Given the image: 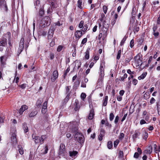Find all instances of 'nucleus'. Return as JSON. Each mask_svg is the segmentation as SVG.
<instances>
[{
  "mask_svg": "<svg viewBox=\"0 0 160 160\" xmlns=\"http://www.w3.org/2000/svg\"><path fill=\"white\" fill-rule=\"evenodd\" d=\"M32 137L35 144L40 143V144H42L44 142L46 136L45 135H42L41 136H36L35 134H32Z\"/></svg>",
  "mask_w": 160,
  "mask_h": 160,
  "instance_id": "1",
  "label": "nucleus"
},
{
  "mask_svg": "<svg viewBox=\"0 0 160 160\" xmlns=\"http://www.w3.org/2000/svg\"><path fill=\"white\" fill-rule=\"evenodd\" d=\"M50 23L51 19L49 17H45L41 20V23L44 25V27L49 25Z\"/></svg>",
  "mask_w": 160,
  "mask_h": 160,
  "instance_id": "2",
  "label": "nucleus"
},
{
  "mask_svg": "<svg viewBox=\"0 0 160 160\" xmlns=\"http://www.w3.org/2000/svg\"><path fill=\"white\" fill-rule=\"evenodd\" d=\"M65 146L63 144L61 143L59 147L58 154L61 156H64L65 154L66 151Z\"/></svg>",
  "mask_w": 160,
  "mask_h": 160,
  "instance_id": "3",
  "label": "nucleus"
},
{
  "mask_svg": "<svg viewBox=\"0 0 160 160\" xmlns=\"http://www.w3.org/2000/svg\"><path fill=\"white\" fill-rule=\"evenodd\" d=\"M55 28L54 26H52L50 28L48 33V37L50 38H52L53 37Z\"/></svg>",
  "mask_w": 160,
  "mask_h": 160,
  "instance_id": "4",
  "label": "nucleus"
},
{
  "mask_svg": "<svg viewBox=\"0 0 160 160\" xmlns=\"http://www.w3.org/2000/svg\"><path fill=\"white\" fill-rule=\"evenodd\" d=\"M58 73L57 70H55L53 72L52 77L51 78V80L52 82H54L58 77Z\"/></svg>",
  "mask_w": 160,
  "mask_h": 160,
  "instance_id": "5",
  "label": "nucleus"
},
{
  "mask_svg": "<svg viewBox=\"0 0 160 160\" xmlns=\"http://www.w3.org/2000/svg\"><path fill=\"white\" fill-rule=\"evenodd\" d=\"M28 108V107L27 105H22L18 111L19 114L20 115L22 114L24 111L25 110H27Z\"/></svg>",
  "mask_w": 160,
  "mask_h": 160,
  "instance_id": "6",
  "label": "nucleus"
},
{
  "mask_svg": "<svg viewBox=\"0 0 160 160\" xmlns=\"http://www.w3.org/2000/svg\"><path fill=\"white\" fill-rule=\"evenodd\" d=\"M7 45V39L3 38L0 41V45L2 47H5Z\"/></svg>",
  "mask_w": 160,
  "mask_h": 160,
  "instance_id": "7",
  "label": "nucleus"
},
{
  "mask_svg": "<svg viewBox=\"0 0 160 160\" xmlns=\"http://www.w3.org/2000/svg\"><path fill=\"white\" fill-rule=\"evenodd\" d=\"M82 35V30H77L75 33V37L76 38H80Z\"/></svg>",
  "mask_w": 160,
  "mask_h": 160,
  "instance_id": "8",
  "label": "nucleus"
},
{
  "mask_svg": "<svg viewBox=\"0 0 160 160\" xmlns=\"http://www.w3.org/2000/svg\"><path fill=\"white\" fill-rule=\"evenodd\" d=\"M11 140L12 143L13 144L16 143L17 142L16 135L14 132L12 133L11 137Z\"/></svg>",
  "mask_w": 160,
  "mask_h": 160,
  "instance_id": "9",
  "label": "nucleus"
},
{
  "mask_svg": "<svg viewBox=\"0 0 160 160\" xmlns=\"http://www.w3.org/2000/svg\"><path fill=\"white\" fill-rule=\"evenodd\" d=\"M24 48V42H23L22 44L21 43L19 45L18 50V55L19 56L21 52L22 51Z\"/></svg>",
  "mask_w": 160,
  "mask_h": 160,
  "instance_id": "10",
  "label": "nucleus"
},
{
  "mask_svg": "<svg viewBox=\"0 0 160 160\" xmlns=\"http://www.w3.org/2000/svg\"><path fill=\"white\" fill-rule=\"evenodd\" d=\"M94 115V109H92L90 110V113L88 117V118L89 120H92L93 118V116Z\"/></svg>",
  "mask_w": 160,
  "mask_h": 160,
  "instance_id": "11",
  "label": "nucleus"
},
{
  "mask_svg": "<svg viewBox=\"0 0 160 160\" xmlns=\"http://www.w3.org/2000/svg\"><path fill=\"white\" fill-rule=\"evenodd\" d=\"M140 134V133L139 131L138 130H135L134 132V133L132 135L133 139L134 140H135Z\"/></svg>",
  "mask_w": 160,
  "mask_h": 160,
  "instance_id": "12",
  "label": "nucleus"
},
{
  "mask_svg": "<svg viewBox=\"0 0 160 160\" xmlns=\"http://www.w3.org/2000/svg\"><path fill=\"white\" fill-rule=\"evenodd\" d=\"M152 150V147L151 145L149 146L148 147V149L146 150L143 152L145 153L150 154L151 153Z\"/></svg>",
  "mask_w": 160,
  "mask_h": 160,
  "instance_id": "13",
  "label": "nucleus"
},
{
  "mask_svg": "<svg viewBox=\"0 0 160 160\" xmlns=\"http://www.w3.org/2000/svg\"><path fill=\"white\" fill-rule=\"evenodd\" d=\"M71 86H68L66 87V94L68 95H70L71 91L70 90Z\"/></svg>",
  "mask_w": 160,
  "mask_h": 160,
  "instance_id": "14",
  "label": "nucleus"
},
{
  "mask_svg": "<svg viewBox=\"0 0 160 160\" xmlns=\"http://www.w3.org/2000/svg\"><path fill=\"white\" fill-rule=\"evenodd\" d=\"M49 2L50 5L52 6V8H56V3L53 2V0H49Z\"/></svg>",
  "mask_w": 160,
  "mask_h": 160,
  "instance_id": "15",
  "label": "nucleus"
},
{
  "mask_svg": "<svg viewBox=\"0 0 160 160\" xmlns=\"http://www.w3.org/2000/svg\"><path fill=\"white\" fill-rule=\"evenodd\" d=\"M35 8L38 9L40 7V1L39 0H37L34 3Z\"/></svg>",
  "mask_w": 160,
  "mask_h": 160,
  "instance_id": "16",
  "label": "nucleus"
},
{
  "mask_svg": "<svg viewBox=\"0 0 160 160\" xmlns=\"http://www.w3.org/2000/svg\"><path fill=\"white\" fill-rule=\"evenodd\" d=\"M79 138L77 140L80 143H83L84 142L83 137L82 134L79 135Z\"/></svg>",
  "mask_w": 160,
  "mask_h": 160,
  "instance_id": "17",
  "label": "nucleus"
},
{
  "mask_svg": "<svg viewBox=\"0 0 160 160\" xmlns=\"http://www.w3.org/2000/svg\"><path fill=\"white\" fill-rule=\"evenodd\" d=\"M69 155L72 157L75 156L78 153V152L77 151H70L69 152Z\"/></svg>",
  "mask_w": 160,
  "mask_h": 160,
  "instance_id": "18",
  "label": "nucleus"
},
{
  "mask_svg": "<svg viewBox=\"0 0 160 160\" xmlns=\"http://www.w3.org/2000/svg\"><path fill=\"white\" fill-rule=\"evenodd\" d=\"M4 0H0V8L2 7H5L6 9H7V7L6 6V4L4 3Z\"/></svg>",
  "mask_w": 160,
  "mask_h": 160,
  "instance_id": "19",
  "label": "nucleus"
},
{
  "mask_svg": "<svg viewBox=\"0 0 160 160\" xmlns=\"http://www.w3.org/2000/svg\"><path fill=\"white\" fill-rule=\"evenodd\" d=\"M44 14V10L42 8H40V9L39 13H38V15L40 17H42L43 16Z\"/></svg>",
  "mask_w": 160,
  "mask_h": 160,
  "instance_id": "20",
  "label": "nucleus"
},
{
  "mask_svg": "<svg viewBox=\"0 0 160 160\" xmlns=\"http://www.w3.org/2000/svg\"><path fill=\"white\" fill-rule=\"evenodd\" d=\"M108 100V96H105L103 102V106H106L107 104V102Z\"/></svg>",
  "mask_w": 160,
  "mask_h": 160,
  "instance_id": "21",
  "label": "nucleus"
},
{
  "mask_svg": "<svg viewBox=\"0 0 160 160\" xmlns=\"http://www.w3.org/2000/svg\"><path fill=\"white\" fill-rule=\"evenodd\" d=\"M147 74V72H143L141 76L138 77V79L139 80L143 79L146 76Z\"/></svg>",
  "mask_w": 160,
  "mask_h": 160,
  "instance_id": "22",
  "label": "nucleus"
},
{
  "mask_svg": "<svg viewBox=\"0 0 160 160\" xmlns=\"http://www.w3.org/2000/svg\"><path fill=\"white\" fill-rule=\"evenodd\" d=\"M23 129L24 130V132L25 133L28 131V128L27 126V124L26 123H24L23 124Z\"/></svg>",
  "mask_w": 160,
  "mask_h": 160,
  "instance_id": "23",
  "label": "nucleus"
},
{
  "mask_svg": "<svg viewBox=\"0 0 160 160\" xmlns=\"http://www.w3.org/2000/svg\"><path fill=\"white\" fill-rule=\"evenodd\" d=\"M37 111L36 110L33 112H32L30 113L29 115V117L30 118L34 117L37 115Z\"/></svg>",
  "mask_w": 160,
  "mask_h": 160,
  "instance_id": "24",
  "label": "nucleus"
},
{
  "mask_svg": "<svg viewBox=\"0 0 160 160\" xmlns=\"http://www.w3.org/2000/svg\"><path fill=\"white\" fill-rule=\"evenodd\" d=\"M82 0H78V1L77 6L80 9L82 8Z\"/></svg>",
  "mask_w": 160,
  "mask_h": 160,
  "instance_id": "25",
  "label": "nucleus"
},
{
  "mask_svg": "<svg viewBox=\"0 0 160 160\" xmlns=\"http://www.w3.org/2000/svg\"><path fill=\"white\" fill-rule=\"evenodd\" d=\"M107 147L109 149H111L112 147V142L111 141H108L107 143Z\"/></svg>",
  "mask_w": 160,
  "mask_h": 160,
  "instance_id": "26",
  "label": "nucleus"
},
{
  "mask_svg": "<svg viewBox=\"0 0 160 160\" xmlns=\"http://www.w3.org/2000/svg\"><path fill=\"white\" fill-rule=\"evenodd\" d=\"M81 133H79L78 132H77L74 135V139L77 141V140L79 138V136H80L79 135H82Z\"/></svg>",
  "mask_w": 160,
  "mask_h": 160,
  "instance_id": "27",
  "label": "nucleus"
},
{
  "mask_svg": "<svg viewBox=\"0 0 160 160\" xmlns=\"http://www.w3.org/2000/svg\"><path fill=\"white\" fill-rule=\"evenodd\" d=\"M18 152L19 153L21 154L22 155L24 153L23 149L22 147L21 146H18Z\"/></svg>",
  "mask_w": 160,
  "mask_h": 160,
  "instance_id": "28",
  "label": "nucleus"
},
{
  "mask_svg": "<svg viewBox=\"0 0 160 160\" xmlns=\"http://www.w3.org/2000/svg\"><path fill=\"white\" fill-rule=\"evenodd\" d=\"M70 70V67H69L66 69V70L64 72V74L63 75V77L64 78H65V77L66 76L67 73L69 72Z\"/></svg>",
  "mask_w": 160,
  "mask_h": 160,
  "instance_id": "29",
  "label": "nucleus"
},
{
  "mask_svg": "<svg viewBox=\"0 0 160 160\" xmlns=\"http://www.w3.org/2000/svg\"><path fill=\"white\" fill-rule=\"evenodd\" d=\"M89 52L87 49L85 52V58L87 59H88L89 58Z\"/></svg>",
  "mask_w": 160,
  "mask_h": 160,
  "instance_id": "30",
  "label": "nucleus"
},
{
  "mask_svg": "<svg viewBox=\"0 0 160 160\" xmlns=\"http://www.w3.org/2000/svg\"><path fill=\"white\" fill-rule=\"evenodd\" d=\"M127 38V36H124L122 40L120 42V45L121 46H122L124 44V43L125 42V41H126Z\"/></svg>",
  "mask_w": 160,
  "mask_h": 160,
  "instance_id": "31",
  "label": "nucleus"
},
{
  "mask_svg": "<svg viewBox=\"0 0 160 160\" xmlns=\"http://www.w3.org/2000/svg\"><path fill=\"white\" fill-rule=\"evenodd\" d=\"M144 133L143 134V138L145 140H146L148 138V132H146L145 130H144Z\"/></svg>",
  "mask_w": 160,
  "mask_h": 160,
  "instance_id": "32",
  "label": "nucleus"
},
{
  "mask_svg": "<svg viewBox=\"0 0 160 160\" xmlns=\"http://www.w3.org/2000/svg\"><path fill=\"white\" fill-rule=\"evenodd\" d=\"M88 25L87 24H85L83 26V28L81 30L82 31L84 32L87 31L88 28Z\"/></svg>",
  "mask_w": 160,
  "mask_h": 160,
  "instance_id": "33",
  "label": "nucleus"
},
{
  "mask_svg": "<svg viewBox=\"0 0 160 160\" xmlns=\"http://www.w3.org/2000/svg\"><path fill=\"white\" fill-rule=\"evenodd\" d=\"M84 23V21L81 20L78 25V27L80 28H83Z\"/></svg>",
  "mask_w": 160,
  "mask_h": 160,
  "instance_id": "34",
  "label": "nucleus"
},
{
  "mask_svg": "<svg viewBox=\"0 0 160 160\" xmlns=\"http://www.w3.org/2000/svg\"><path fill=\"white\" fill-rule=\"evenodd\" d=\"M134 59L136 60H137V62H138L139 61H142V60L141 59L140 55H137L136 57H134Z\"/></svg>",
  "mask_w": 160,
  "mask_h": 160,
  "instance_id": "35",
  "label": "nucleus"
},
{
  "mask_svg": "<svg viewBox=\"0 0 160 160\" xmlns=\"http://www.w3.org/2000/svg\"><path fill=\"white\" fill-rule=\"evenodd\" d=\"M127 74L126 73H125L122 77H121L120 79H119V80L121 81H124V79L127 78Z\"/></svg>",
  "mask_w": 160,
  "mask_h": 160,
  "instance_id": "36",
  "label": "nucleus"
},
{
  "mask_svg": "<svg viewBox=\"0 0 160 160\" xmlns=\"http://www.w3.org/2000/svg\"><path fill=\"white\" fill-rule=\"evenodd\" d=\"M70 95H67V96L65 99H64V101L65 103H66L68 101L69 98H70Z\"/></svg>",
  "mask_w": 160,
  "mask_h": 160,
  "instance_id": "37",
  "label": "nucleus"
},
{
  "mask_svg": "<svg viewBox=\"0 0 160 160\" xmlns=\"http://www.w3.org/2000/svg\"><path fill=\"white\" fill-rule=\"evenodd\" d=\"M114 117V116L113 114L112 113H111L109 115L110 120V121H112Z\"/></svg>",
  "mask_w": 160,
  "mask_h": 160,
  "instance_id": "38",
  "label": "nucleus"
},
{
  "mask_svg": "<svg viewBox=\"0 0 160 160\" xmlns=\"http://www.w3.org/2000/svg\"><path fill=\"white\" fill-rule=\"evenodd\" d=\"M80 81L78 80H77V81L74 83V86L75 87H78L80 84Z\"/></svg>",
  "mask_w": 160,
  "mask_h": 160,
  "instance_id": "39",
  "label": "nucleus"
},
{
  "mask_svg": "<svg viewBox=\"0 0 160 160\" xmlns=\"http://www.w3.org/2000/svg\"><path fill=\"white\" fill-rule=\"evenodd\" d=\"M121 50H120L118 51V55L116 57V58L117 59H120L121 56Z\"/></svg>",
  "mask_w": 160,
  "mask_h": 160,
  "instance_id": "40",
  "label": "nucleus"
},
{
  "mask_svg": "<svg viewBox=\"0 0 160 160\" xmlns=\"http://www.w3.org/2000/svg\"><path fill=\"white\" fill-rule=\"evenodd\" d=\"M86 97V95L85 93H82L81 95V98L83 100Z\"/></svg>",
  "mask_w": 160,
  "mask_h": 160,
  "instance_id": "41",
  "label": "nucleus"
},
{
  "mask_svg": "<svg viewBox=\"0 0 160 160\" xmlns=\"http://www.w3.org/2000/svg\"><path fill=\"white\" fill-rule=\"evenodd\" d=\"M130 47L131 48H132L134 45V40L133 39H132L130 42Z\"/></svg>",
  "mask_w": 160,
  "mask_h": 160,
  "instance_id": "42",
  "label": "nucleus"
},
{
  "mask_svg": "<svg viewBox=\"0 0 160 160\" xmlns=\"http://www.w3.org/2000/svg\"><path fill=\"white\" fill-rule=\"evenodd\" d=\"M119 142V141L118 140H116L114 142V147L116 148Z\"/></svg>",
  "mask_w": 160,
  "mask_h": 160,
  "instance_id": "43",
  "label": "nucleus"
},
{
  "mask_svg": "<svg viewBox=\"0 0 160 160\" xmlns=\"http://www.w3.org/2000/svg\"><path fill=\"white\" fill-rule=\"evenodd\" d=\"M103 10L105 14H106L108 10V7L106 6H104L103 7Z\"/></svg>",
  "mask_w": 160,
  "mask_h": 160,
  "instance_id": "44",
  "label": "nucleus"
},
{
  "mask_svg": "<svg viewBox=\"0 0 160 160\" xmlns=\"http://www.w3.org/2000/svg\"><path fill=\"white\" fill-rule=\"evenodd\" d=\"M143 39L142 38H141L139 39L138 41V44L141 45L143 43Z\"/></svg>",
  "mask_w": 160,
  "mask_h": 160,
  "instance_id": "45",
  "label": "nucleus"
},
{
  "mask_svg": "<svg viewBox=\"0 0 160 160\" xmlns=\"http://www.w3.org/2000/svg\"><path fill=\"white\" fill-rule=\"evenodd\" d=\"M48 103V101H45L43 103V105L42 108L46 109L47 108V105Z\"/></svg>",
  "mask_w": 160,
  "mask_h": 160,
  "instance_id": "46",
  "label": "nucleus"
},
{
  "mask_svg": "<svg viewBox=\"0 0 160 160\" xmlns=\"http://www.w3.org/2000/svg\"><path fill=\"white\" fill-rule=\"evenodd\" d=\"M87 38H84V39H83L82 41L81 44L83 45V44L86 43V42H87ZM81 47H82L81 45Z\"/></svg>",
  "mask_w": 160,
  "mask_h": 160,
  "instance_id": "47",
  "label": "nucleus"
},
{
  "mask_svg": "<svg viewBox=\"0 0 160 160\" xmlns=\"http://www.w3.org/2000/svg\"><path fill=\"white\" fill-rule=\"evenodd\" d=\"M5 117L4 116H0V123H3Z\"/></svg>",
  "mask_w": 160,
  "mask_h": 160,
  "instance_id": "48",
  "label": "nucleus"
},
{
  "mask_svg": "<svg viewBox=\"0 0 160 160\" xmlns=\"http://www.w3.org/2000/svg\"><path fill=\"white\" fill-rule=\"evenodd\" d=\"M119 117L118 116H117L115 118V120H114V123L116 124H117V123L118 122V120H119Z\"/></svg>",
  "mask_w": 160,
  "mask_h": 160,
  "instance_id": "49",
  "label": "nucleus"
},
{
  "mask_svg": "<svg viewBox=\"0 0 160 160\" xmlns=\"http://www.w3.org/2000/svg\"><path fill=\"white\" fill-rule=\"evenodd\" d=\"M100 78H99L98 79V80L101 79V80L102 77H103L104 75V71H100Z\"/></svg>",
  "mask_w": 160,
  "mask_h": 160,
  "instance_id": "50",
  "label": "nucleus"
},
{
  "mask_svg": "<svg viewBox=\"0 0 160 160\" xmlns=\"http://www.w3.org/2000/svg\"><path fill=\"white\" fill-rule=\"evenodd\" d=\"M55 26H60L62 25L63 23L62 22L60 23L59 21H58L57 22H55L54 23Z\"/></svg>",
  "mask_w": 160,
  "mask_h": 160,
  "instance_id": "51",
  "label": "nucleus"
},
{
  "mask_svg": "<svg viewBox=\"0 0 160 160\" xmlns=\"http://www.w3.org/2000/svg\"><path fill=\"white\" fill-rule=\"evenodd\" d=\"M155 100L153 98H152L150 100V103L151 104H152L154 103L155 102Z\"/></svg>",
  "mask_w": 160,
  "mask_h": 160,
  "instance_id": "52",
  "label": "nucleus"
},
{
  "mask_svg": "<svg viewBox=\"0 0 160 160\" xmlns=\"http://www.w3.org/2000/svg\"><path fill=\"white\" fill-rule=\"evenodd\" d=\"M63 48V46L61 45L59 46L57 49V51L58 52H60L61 51Z\"/></svg>",
  "mask_w": 160,
  "mask_h": 160,
  "instance_id": "53",
  "label": "nucleus"
},
{
  "mask_svg": "<svg viewBox=\"0 0 160 160\" xmlns=\"http://www.w3.org/2000/svg\"><path fill=\"white\" fill-rule=\"evenodd\" d=\"M44 152H43V154H45L47 153L48 151V146H46L44 148Z\"/></svg>",
  "mask_w": 160,
  "mask_h": 160,
  "instance_id": "54",
  "label": "nucleus"
},
{
  "mask_svg": "<svg viewBox=\"0 0 160 160\" xmlns=\"http://www.w3.org/2000/svg\"><path fill=\"white\" fill-rule=\"evenodd\" d=\"M124 136V135L123 133H120L119 137V139H122L123 138Z\"/></svg>",
  "mask_w": 160,
  "mask_h": 160,
  "instance_id": "55",
  "label": "nucleus"
},
{
  "mask_svg": "<svg viewBox=\"0 0 160 160\" xmlns=\"http://www.w3.org/2000/svg\"><path fill=\"white\" fill-rule=\"evenodd\" d=\"M139 154L138 152H135L134 155V157L135 158H138L139 157Z\"/></svg>",
  "mask_w": 160,
  "mask_h": 160,
  "instance_id": "56",
  "label": "nucleus"
},
{
  "mask_svg": "<svg viewBox=\"0 0 160 160\" xmlns=\"http://www.w3.org/2000/svg\"><path fill=\"white\" fill-rule=\"evenodd\" d=\"M139 30V28L138 27H136L134 28V32H138Z\"/></svg>",
  "mask_w": 160,
  "mask_h": 160,
  "instance_id": "57",
  "label": "nucleus"
},
{
  "mask_svg": "<svg viewBox=\"0 0 160 160\" xmlns=\"http://www.w3.org/2000/svg\"><path fill=\"white\" fill-rule=\"evenodd\" d=\"M138 82V80L137 79H134L132 80V83L134 85H136L137 83Z\"/></svg>",
  "mask_w": 160,
  "mask_h": 160,
  "instance_id": "58",
  "label": "nucleus"
},
{
  "mask_svg": "<svg viewBox=\"0 0 160 160\" xmlns=\"http://www.w3.org/2000/svg\"><path fill=\"white\" fill-rule=\"evenodd\" d=\"M50 58L52 60L54 58V54L52 53H51L49 55Z\"/></svg>",
  "mask_w": 160,
  "mask_h": 160,
  "instance_id": "59",
  "label": "nucleus"
},
{
  "mask_svg": "<svg viewBox=\"0 0 160 160\" xmlns=\"http://www.w3.org/2000/svg\"><path fill=\"white\" fill-rule=\"evenodd\" d=\"M117 99L118 101H120L122 100V97L121 96L118 95L117 97Z\"/></svg>",
  "mask_w": 160,
  "mask_h": 160,
  "instance_id": "60",
  "label": "nucleus"
},
{
  "mask_svg": "<svg viewBox=\"0 0 160 160\" xmlns=\"http://www.w3.org/2000/svg\"><path fill=\"white\" fill-rule=\"evenodd\" d=\"M158 26L156 25H155L153 26V27L152 28L153 30V32H155L156 30L157 29Z\"/></svg>",
  "mask_w": 160,
  "mask_h": 160,
  "instance_id": "61",
  "label": "nucleus"
},
{
  "mask_svg": "<svg viewBox=\"0 0 160 160\" xmlns=\"http://www.w3.org/2000/svg\"><path fill=\"white\" fill-rule=\"evenodd\" d=\"M140 123V124L142 125L143 124L146 123V122L144 120L142 119L141 120Z\"/></svg>",
  "mask_w": 160,
  "mask_h": 160,
  "instance_id": "62",
  "label": "nucleus"
},
{
  "mask_svg": "<svg viewBox=\"0 0 160 160\" xmlns=\"http://www.w3.org/2000/svg\"><path fill=\"white\" fill-rule=\"evenodd\" d=\"M27 84H23L20 86V87L22 89H24L26 86Z\"/></svg>",
  "mask_w": 160,
  "mask_h": 160,
  "instance_id": "63",
  "label": "nucleus"
},
{
  "mask_svg": "<svg viewBox=\"0 0 160 160\" xmlns=\"http://www.w3.org/2000/svg\"><path fill=\"white\" fill-rule=\"evenodd\" d=\"M157 109L160 108V101L157 102Z\"/></svg>",
  "mask_w": 160,
  "mask_h": 160,
  "instance_id": "64",
  "label": "nucleus"
}]
</instances>
